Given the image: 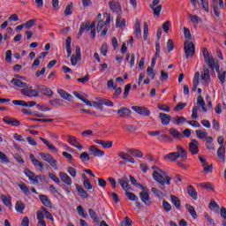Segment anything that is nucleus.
<instances>
[{
    "instance_id": "nucleus-1",
    "label": "nucleus",
    "mask_w": 226,
    "mask_h": 226,
    "mask_svg": "<svg viewBox=\"0 0 226 226\" xmlns=\"http://www.w3.org/2000/svg\"><path fill=\"white\" fill-rule=\"evenodd\" d=\"M157 172L156 170H154L153 172V178L154 179V181H156L157 183H159V185H161L160 189L162 191H165V185H170V181H172V177L167 176L166 171H163L162 169H158Z\"/></svg>"
},
{
    "instance_id": "nucleus-2",
    "label": "nucleus",
    "mask_w": 226,
    "mask_h": 226,
    "mask_svg": "<svg viewBox=\"0 0 226 226\" xmlns=\"http://www.w3.org/2000/svg\"><path fill=\"white\" fill-rule=\"evenodd\" d=\"M203 57L205 63L207 64L208 67H210V70H212V72H215V70L217 75H220V73H222L220 72V64L215 63V57H213V55L209 54V50H207V48H203Z\"/></svg>"
},
{
    "instance_id": "nucleus-3",
    "label": "nucleus",
    "mask_w": 226,
    "mask_h": 226,
    "mask_svg": "<svg viewBox=\"0 0 226 226\" xmlns=\"http://www.w3.org/2000/svg\"><path fill=\"white\" fill-rule=\"evenodd\" d=\"M184 50L186 59L193 57V56H195V44H193V41H190L188 40L185 41Z\"/></svg>"
},
{
    "instance_id": "nucleus-4",
    "label": "nucleus",
    "mask_w": 226,
    "mask_h": 226,
    "mask_svg": "<svg viewBox=\"0 0 226 226\" xmlns=\"http://www.w3.org/2000/svg\"><path fill=\"white\" fill-rule=\"evenodd\" d=\"M138 186L140 188V190H142V192H139V199L146 206H151V200L149 199V189L145 187L143 185H138Z\"/></svg>"
},
{
    "instance_id": "nucleus-5",
    "label": "nucleus",
    "mask_w": 226,
    "mask_h": 226,
    "mask_svg": "<svg viewBox=\"0 0 226 226\" xmlns=\"http://www.w3.org/2000/svg\"><path fill=\"white\" fill-rule=\"evenodd\" d=\"M21 94L23 96H27L28 98H38L40 96V92L33 89V87L28 85L26 88L20 90Z\"/></svg>"
},
{
    "instance_id": "nucleus-6",
    "label": "nucleus",
    "mask_w": 226,
    "mask_h": 226,
    "mask_svg": "<svg viewBox=\"0 0 226 226\" xmlns=\"http://www.w3.org/2000/svg\"><path fill=\"white\" fill-rule=\"evenodd\" d=\"M24 174L28 177L29 181L33 183V185H38L39 181L38 178L41 177V176H36L34 172L31 171V170L25 168L24 169Z\"/></svg>"
},
{
    "instance_id": "nucleus-7",
    "label": "nucleus",
    "mask_w": 226,
    "mask_h": 226,
    "mask_svg": "<svg viewBox=\"0 0 226 226\" xmlns=\"http://www.w3.org/2000/svg\"><path fill=\"white\" fill-rule=\"evenodd\" d=\"M132 110H134V112H137V114H139V116H143L144 117L151 116V111L146 107L132 106Z\"/></svg>"
},
{
    "instance_id": "nucleus-8",
    "label": "nucleus",
    "mask_w": 226,
    "mask_h": 226,
    "mask_svg": "<svg viewBox=\"0 0 226 226\" xmlns=\"http://www.w3.org/2000/svg\"><path fill=\"white\" fill-rule=\"evenodd\" d=\"M82 59V53L80 52V47L76 46V55H72L71 64L72 66H77V63Z\"/></svg>"
},
{
    "instance_id": "nucleus-9",
    "label": "nucleus",
    "mask_w": 226,
    "mask_h": 226,
    "mask_svg": "<svg viewBox=\"0 0 226 226\" xmlns=\"http://www.w3.org/2000/svg\"><path fill=\"white\" fill-rule=\"evenodd\" d=\"M177 154L181 158V162H186L188 160V152L181 145L177 146Z\"/></svg>"
},
{
    "instance_id": "nucleus-10",
    "label": "nucleus",
    "mask_w": 226,
    "mask_h": 226,
    "mask_svg": "<svg viewBox=\"0 0 226 226\" xmlns=\"http://www.w3.org/2000/svg\"><path fill=\"white\" fill-rule=\"evenodd\" d=\"M67 142H69L71 146L77 147V149H79V151H82V149H84V147L79 142L75 136L67 135Z\"/></svg>"
},
{
    "instance_id": "nucleus-11",
    "label": "nucleus",
    "mask_w": 226,
    "mask_h": 226,
    "mask_svg": "<svg viewBox=\"0 0 226 226\" xmlns=\"http://www.w3.org/2000/svg\"><path fill=\"white\" fill-rule=\"evenodd\" d=\"M189 151L192 155L199 154V141L192 139L189 143Z\"/></svg>"
},
{
    "instance_id": "nucleus-12",
    "label": "nucleus",
    "mask_w": 226,
    "mask_h": 226,
    "mask_svg": "<svg viewBox=\"0 0 226 226\" xmlns=\"http://www.w3.org/2000/svg\"><path fill=\"white\" fill-rule=\"evenodd\" d=\"M89 154H94V156H105V151L101 150L100 148L96 147V146L93 145L90 146L88 148Z\"/></svg>"
},
{
    "instance_id": "nucleus-13",
    "label": "nucleus",
    "mask_w": 226,
    "mask_h": 226,
    "mask_svg": "<svg viewBox=\"0 0 226 226\" xmlns=\"http://www.w3.org/2000/svg\"><path fill=\"white\" fill-rule=\"evenodd\" d=\"M37 90L39 91V93H41V94H44L45 96H53L54 95V92L50 88H49L43 85H39L37 87Z\"/></svg>"
},
{
    "instance_id": "nucleus-14",
    "label": "nucleus",
    "mask_w": 226,
    "mask_h": 226,
    "mask_svg": "<svg viewBox=\"0 0 226 226\" xmlns=\"http://www.w3.org/2000/svg\"><path fill=\"white\" fill-rule=\"evenodd\" d=\"M91 21H87L86 23H81L79 31L78 33V39L79 40L80 36L84 34V31L89 32L91 31L90 26Z\"/></svg>"
},
{
    "instance_id": "nucleus-15",
    "label": "nucleus",
    "mask_w": 226,
    "mask_h": 226,
    "mask_svg": "<svg viewBox=\"0 0 226 226\" xmlns=\"http://www.w3.org/2000/svg\"><path fill=\"white\" fill-rule=\"evenodd\" d=\"M4 123L5 124H9L10 126H20V122L18 119L12 118L11 117H4L3 118Z\"/></svg>"
},
{
    "instance_id": "nucleus-16",
    "label": "nucleus",
    "mask_w": 226,
    "mask_h": 226,
    "mask_svg": "<svg viewBox=\"0 0 226 226\" xmlns=\"http://www.w3.org/2000/svg\"><path fill=\"white\" fill-rule=\"evenodd\" d=\"M59 177L63 183L65 185H68L69 186H72L73 181L72 180V177L68 176L65 172L60 171L59 172Z\"/></svg>"
},
{
    "instance_id": "nucleus-17",
    "label": "nucleus",
    "mask_w": 226,
    "mask_h": 226,
    "mask_svg": "<svg viewBox=\"0 0 226 226\" xmlns=\"http://www.w3.org/2000/svg\"><path fill=\"white\" fill-rule=\"evenodd\" d=\"M159 117H160L161 123L163 126H168V124H170V123L172 119V117H170V115L165 114V113H160Z\"/></svg>"
},
{
    "instance_id": "nucleus-18",
    "label": "nucleus",
    "mask_w": 226,
    "mask_h": 226,
    "mask_svg": "<svg viewBox=\"0 0 226 226\" xmlns=\"http://www.w3.org/2000/svg\"><path fill=\"white\" fill-rule=\"evenodd\" d=\"M117 114L121 118L130 117L132 116V110L126 107H122L117 110Z\"/></svg>"
},
{
    "instance_id": "nucleus-19",
    "label": "nucleus",
    "mask_w": 226,
    "mask_h": 226,
    "mask_svg": "<svg viewBox=\"0 0 226 226\" xmlns=\"http://www.w3.org/2000/svg\"><path fill=\"white\" fill-rule=\"evenodd\" d=\"M39 199H40L41 202L43 204V206L52 209V201H50V200L49 199V196H47L45 194H41V195H39Z\"/></svg>"
},
{
    "instance_id": "nucleus-20",
    "label": "nucleus",
    "mask_w": 226,
    "mask_h": 226,
    "mask_svg": "<svg viewBox=\"0 0 226 226\" xmlns=\"http://www.w3.org/2000/svg\"><path fill=\"white\" fill-rule=\"evenodd\" d=\"M109 4L111 11H114L116 13H121V4H119V2L109 1Z\"/></svg>"
},
{
    "instance_id": "nucleus-21",
    "label": "nucleus",
    "mask_w": 226,
    "mask_h": 226,
    "mask_svg": "<svg viewBox=\"0 0 226 226\" xmlns=\"http://www.w3.org/2000/svg\"><path fill=\"white\" fill-rule=\"evenodd\" d=\"M94 142L95 144L102 146L103 149H110V147H112V144H114V142L110 140L105 141L103 139H94Z\"/></svg>"
},
{
    "instance_id": "nucleus-22",
    "label": "nucleus",
    "mask_w": 226,
    "mask_h": 226,
    "mask_svg": "<svg viewBox=\"0 0 226 226\" xmlns=\"http://www.w3.org/2000/svg\"><path fill=\"white\" fill-rule=\"evenodd\" d=\"M11 84H13L16 87H23V89H26L28 86L27 83H26L19 79H16V78H13L11 80Z\"/></svg>"
},
{
    "instance_id": "nucleus-23",
    "label": "nucleus",
    "mask_w": 226,
    "mask_h": 226,
    "mask_svg": "<svg viewBox=\"0 0 226 226\" xmlns=\"http://www.w3.org/2000/svg\"><path fill=\"white\" fill-rule=\"evenodd\" d=\"M30 160H31L33 165H34V167L40 168L41 170H43V169L45 168V165L43 164V162H40V160L34 158V154H30Z\"/></svg>"
},
{
    "instance_id": "nucleus-24",
    "label": "nucleus",
    "mask_w": 226,
    "mask_h": 226,
    "mask_svg": "<svg viewBox=\"0 0 226 226\" xmlns=\"http://www.w3.org/2000/svg\"><path fill=\"white\" fill-rule=\"evenodd\" d=\"M76 189L81 199H87V197H89L87 191L82 188V186H80L79 184L76 185Z\"/></svg>"
},
{
    "instance_id": "nucleus-25",
    "label": "nucleus",
    "mask_w": 226,
    "mask_h": 226,
    "mask_svg": "<svg viewBox=\"0 0 226 226\" xmlns=\"http://www.w3.org/2000/svg\"><path fill=\"white\" fill-rule=\"evenodd\" d=\"M88 215L94 223H100V217L93 208L88 209Z\"/></svg>"
},
{
    "instance_id": "nucleus-26",
    "label": "nucleus",
    "mask_w": 226,
    "mask_h": 226,
    "mask_svg": "<svg viewBox=\"0 0 226 226\" xmlns=\"http://www.w3.org/2000/svg\"><path fill=\"white\" fill-rule=\"evenodd\" d=\"M65 49L67 52V57L72 56V37L68 36L65 40Z\"/></svg>"
},
{
    "instance_id": "nucleus-27",
    "label": "nucleus",
    "mask_w": 226,
    "mask_h": 226,
    "mask_svg": "<svg viewBox=\"0 0 226 226\" xmlns=\"http://www.w3.org/2000/svg\"><path fill=\"white\" fill-rule=\"evenodd\" d=\"M72 94L78 98L79 100H81L83 103H86L88 107H93V104L89 102V100L86 99L82 94H79L77 91L72 92Z\"/></svg>"
},
{
    "instance_id": "nucleus-28",
    "label": "nucleus",
    "mask_w": 226,
    "mask_h": 226,
    "mask_svg": "<svg viewBox=\"0 0 226 226\" xmlns=\"http://www.w3.org/2000/svg\"><path fill=\"white\" fill-rule=\"evenodd\" d=\"M57 93L61 96V98H63L64 100H67V102H71L72 98H73L72 94H68V92L64 91V89H58Z\"/></svg>"
},
{
    "instance_id": "nucleus-29",
    "label": "nucleus",
    "mask_w": 226,
    "mask_h": 226,
    "mask_svg": "<svg viewBox=\"0 0 226 226\" xmlns=\"http://www.w3.org/2000/svg\"><path fill=\"white\" fill-rule=\"evenodd\" d=\"M82 177L84 188H86V190H93V185H91V180L87 178V176H86V174H83Z\"/></svg>"
},
{
    "instance_id": "nucleus-30",
    "label": "nucleus",
    "mask_w": 226,
    "mask_h": 226,
    "mask_svg": "<svg viewBox=\"0 0 226 226\" xmlns=\"http://www.w3.org/2000/svg\"><path fill=\"white\" fill-rule=\"evenodd\" d=\"M217 156L222 162H225V146L222 145L217 149Z\"/></svg>"
},
{
    "instance_id": "nucleus-31",
    "label": "nucleus",
    "mask_w": 226,
    "mask_h": 226,
    "mask_svg": "<svg viewBox=\"0 0 226 226\" xmlns=\"http://www.w3.org/2000/svg\"><path fill=\"white\" fill-rule=\"evenodd\" d=\"M170 135H172L173 139H183V134L179 132L176 128H170Z\"/></svg>"
},
{
    "instance_id": "nucleus-32",
    "label": "nucleus",
    "mask_w": 226,
    "mask_h": 226,
    "mask_svg": "<svg viewBox=\"0 0 226 226\" xmlns=\"http://www.w3.org/2000/svg\"><path fill=\"white\" fill-rule=\"evenodd\" d=\"M157 139L159 140V142H173L174 141L172 137L167 134H159V137H157Z\"/></svg>"
},
{
    "instance_id": "nucleus-33",
    "label": "nucleus",
    "mask_w": 226,
    "mask_h": 226,
    "mask_svg": "<svg viewBox=\"0 0 226 226\" xmlns=\"http://www.w3.org/2000/svg\"><path fill=\"white\" fill-rule=\"evenodd\" d=\"M197 105L201 106V110L203 112H207V108H206V102H204V98L202 95H199L197 98Z\"/></svg>"
},
{
    "instance_id": "nucleus-34",
    "label": "nucleus",
    "mask_w": 226,
    "mask_h": 226,
    "mask_svg": "<svg viewBox=\"0 0 226 226\" xmlns=\"http://www.w3.org/2000/svg\"><path fill=\"white\" fill-rule=\"evenodd\" d=\"M178 158L179 154L177 152H171L164 156V160H170V162H176Z\"/></svg>"
},
{
    "instance_id": "nucleus-35",
    "label": "nucleus",
    "mask_w": 226,
    "mask_h": 226,
    "mask_svg": "<svg viewBox=\"0 0 226 226\" xmlns=\"http://www.w3.org/2000/svg\"><path fill=\"white\" fill-rule=\"evenodd\" d=\"M208 207L210 211H215V213H218V211H220V206L218 205V203H216V201H215V200H210Z\"/></svg>"
},
{
    "instance_id": "nucleus-36",
    "label": "nucleus",
    "mask_w": 226,
    "mask_h": 226,
    "mask_svg": "<svg viewBox=\"0 0 226 226\" xmlns=\"http://www.w3.org/2000/svg\"><path fill=\"white\" fill-rule=\"evenodd\" d=\"M39 139L41 142H43V144H45V146H47V147H49V149H50V151H55V153H57V148L54 145L50 144L49 140L42 137H40Z\"/></svg>"
},
{
    "instance_id": "nucleus-37",
    "label": "nucleus",
    "mask_w": 226,
    "mask_h": 226,
    "mask_svg": "<svg viewBox=\"0 0 226 226\" xmlns=\"http://www.w3.org/2000/svg\"><path fill=\"white\" fill-rule=\"evenodd\" d=\"M15 209L17 213H24V210L26 209V205L22 201H17L15 204Z\"/></svg>"
},
{
    "instance_id": "nucleus-38",
    "label": "nucleus",
    "mask_w": 226,
    "mask_h": 226,
    "mask_svg": "<svg viewBox=\"0 0 226 226\" xmlns=\"http://www.w3.org/2000/svg\"><path fill=\"white\" fill-rule=\"evenodd\" d=\"M207 143L206 147L207 149H209L210 151H215V144H213V137L208 136L206 138Z\"/></svg>"
},
{
    "instance_id": "nucleus-39",
    "label": "nucleus",
    "mask_w": 226,
    "mask_h": 226,
    "mask_svg": "<svg viewBox=\"0 0 226 226\" xmlns=\"http://www.w3.org/2000/svg\"><path fill=\"white\" fill-rule=\"evenodd\" d=\"M170 199H171V202H172V204H174L175 207L177 209H181V200H179V198H177V196H176V195H171Z\"/></svg>"
},
{
    "instance_id": "nucleus-40",
    "label": "nucleus",
    "mask_w": 226,
    "mask_h": 226,
    "mask_svg": "<svg viewBox=\"0 0 226 226\" xmlns=\"http://www.w3.org/2000/svg\"><path fill=\"white\" fill-rule=\"evenodd\" d=\"M18 186L21 190V192H24L25 195H31L29 187H27V185L25 183L21 182L20 184L18 185Z\"/></svg>"
},
{
    "instance_id": "nucleus-41",
    "label": "nucleus",
    "mask_w": 226,
    "mask_h": 226,
    "mask_svg": "<svg viewBox=\"0 0 226 226\" xmlns=\"http://www.w3.org/2000/svg\"><path fill=\"white\" fill-rule=\"evenodd\" d=\"M187 192L189 193L190 197L194 200H197V191H195V187L189 185L187 188Z\"/></svg>"
},
{
    "instance_id": "nucleus-42",
    "label": "nucleus",
    "mask_w": 226,
    "mask_h": 226,
    "mask_svg": "<svg viewBox=\"0 0 226 226\" xmlns=\"http://www.w3.org/2000/svg\"><path fill=\"white\" fill-rule=\"evenodd\" d=\"M135 33L137 38H142V30L140 29V21L136 19Z\"/></svg>"
},
{
    "instance_id": "nucleus-43",
    "label": "nucleus",
    "mask_w": 226,
    "mask_h": 226,
    "mask_svg": "<svg viewBox=\"0 0 226 226\" xmlns=\"http://www.w3.org/2000/svg\"><path fill=\"white\" fill-rule=\"evenodd\" d=\"M128 153H131V154H133V156H136L137 158H142V156H144L142 151L135 148L129 149Z\"/></svg>"
},
{
    "instance_id": "nucleus-44",
    "label": "nucleus",
    "mask_w": 226,
    "mask_h": 226,
    "mask_svg": "<svg viewBox=\"0 0 226 226\" xmlns=\"http://www.w3.org/2000/svg\"><path fill=\"white\" fill-rule=\"evenodd\" d=\"M73 3L68 4L65 7V10L64 11L65 17H68L70 15H73Z\"/></svg>"
},
{
    "instance_id": "nucleus-45",
    "label": "nucleus",
    "mask_w": 226,
    "mask_h": 226,
    "mask_svg": "<svg viewBox=\"0 0 226 226\" xmlns=\"http://www.w3.org/2000/svg\"><path fill=\"white\" fill-rule=\"evenodd\" d=\"M185 207L191 216H192L194 219L197 218V211H195V207H193V206L186 204Z\"/></svg>"
},
{
    "instance_id": "nucleus-46",
    "label": "nucleus",
    "mask_w": 226,
    "mask_h": 226,
    "mask_svg": "<svg viewBox=\"0 0 226 226\" xmlns=\"http://www.w3.org/2000/svg\"><path fill=\"white\" fill-rule=\"evenodd\" d=\"M101 103H99L100 109H102V105H106V107H114V102L108 99H102Z\"/></svg>"
},
{
    "instance_id": "nucleus-47",
    "label": "nucleus",
    "mask_w": 226,
    "mask_h": 226,
    "mask_svg": "<svg viewBox=\"0 0 226 226\" xmlns=\"http://www.w3.org/2000/svg\"><path fill=\"white\" fill-rule=\"evenodd\" d=\"M198 4H201L204 11H207V13H209V1L208 0H200L198 2Z\"/></svg>"
},
{
    "instance_id": "nucleus-48",
    "label": "nucleus",
    "mask_w": 226,
    "mask_h": 226,
    "mask_svg": "<svg viewBox=\"0 0 226 226\" xmlns=\"http://www.w3.org/2000/svg\"><path fill=\"white\" fill-rule=\"evenodd\" d=\"M143 40L147 41V34H149V25L147 22L143 23Z\"/></svg>"
},
{
    "instance_id": "nucleus-49",
    "label": "nucleus",
    "mask_w": 226,
    "mask_h": 226,
    "mask_svg": "<svg viewBox=\"0 0 226 226\" xmlns=\"http://www.w3.org/2000/svg\"><path fill=\"white\" fill-rule=\"evenodd\" d=\"M118 183L122 186L123 190H124V192H128V190H130V184H128V181L119 178Z\"/></svg>"
},
{
    "instance_id": "nucleus-50",
    "label": "nucleus",
    "mask_w": 226,
    "mask_h": 226,
    "mask_svg": "<svg viewBox=\"0 0 226 226\" xmlns=\"http://www.w3.org/2000/svg\"><path fill=\"white\" fill-rule=\"evenodd\" d=\"M116 26L117 27H121L122 26H126V19H123L121 20V14H118L116 19Z\"/></svg>"
},
{
    "instance_id": "nucleus-51",
    "label": "nucleus",
    "mask_w": 226,
    "mask_h": 226,
    "mask_svg": "<svg viewBox=\"0 0 226 226\" xmlns=\"http://www.w3.org/2000/svg\"><path fill=\"white\" fill-rule=\"evenodd\" d=\"M187 122L188 121H186V117H179V116H176L173 120L174 124H177V125H179L180 123H187Z\"/></svg>"
},
{
    "instance_id": "nucleus-52",
    "label": "nucleus",
    "mask_w": 226,
    "mask_h": 226,
    "mask_svg": "<svg viewBox=\"0 0 226 226\" xmlns=\"http://www.w3.org/2000/svg\"><path fill=\"white\" fill-rule=\"evenodd\" d=\"M196 135L198 139H207V132L206 130H197Z\"/></svg>"
},
{
    "instance_id": "nucleus-53",
    "label": "nucleus",
    "mask_w": 226,
    "mask_h": 226,
    "mask_svg": "<svg viewBox=\"0 0 226 226\" xmlns=\"http://www.w3.org/2000/svg\"><path fill=\"white\" fill-rule=\"evenodd\" d=\"M188 17L191 19V22L194 26H197V24L201 21L200 18H199L197 15L188 14Z\"/></svg>"
},
{
    "instance_id": "nucleus-54",
    "label": "nucleus",
    "mask_w": 226,
    "mask_h": 226,
    "mask_svg": "<svg viewBox=\"0 0 226 226\" xmlns=\"http://www.w3.org/2000/svg\"><path fill=\"white\" fill-rule=\"evenodd\" d=\"M133 225V221L130 217L126 216L121 222V226H132Z\"/></svg>"
},
{
    "instance_id": "nucleus-55",
    "label": "nucleus",
    "mask_w": 226,
    "mask_h": 226,
    "mask_svg": "<svg viewBox=\"0 0 226 226\" xmlns=\"http://www.w3.org/2000/svg\"><path fill=\"white\" fill-rule=\"evenodd\" d=\"M41 158L44 160V162H47L48 163L52 161V155L50 154H46V153H40Z\"/></svg>"
},
{
    "instance_id": "nucleus-56",
    "label": "nucleus",
    "mask_w": 226,
    "mask_h": 226,
    "mask_svg": "<svg viewBox=\"0 0 226 226\" xmlns=\"http://www.w3.org/2000/svg\"><path fill=\"white\" fill-rule=\"evenodd\" d=\"M77 211H78V215H79V216H82V218H87V213H86V211L84 210V207L82 206H78L77 207Z\"/></svg>"
},
{
    "instance_id": "nucleus-57",
    "label": "nucleus",
    "mask_w": 226,
    "mask_h": 226,
    "mask_svg": "<svg viewBox=\"0 0 226 226\" xmlns=\"http://www.w3.org/2000/svg\"><path fill=\"white\" fill-rule=\"evenodd\" d=\"M157 109H159V110H162V112H170V107L167 104L159 103L157 104Z\"/></svg>"
},
{
    "instance_id": "nucleus-58",
    "label": "nucleus",
    "mask_w": 226,
    "mask_h": 226,
    "mask_svg": "<svg viewBox=\"0 0 226 226\" xmlns=\"http://www.w3.org/2000/svg\"><path fill=\"white\" fill-rule=\"evenodd\" d=\"M199 79H200V72H196L192 80V86L199 87V84H200V81L199 80Z\"/></svg>"
},
{
    "instance_id": "nucleus-59",
    "label": "nucleus",
    "mask_w": 226,
    "mask_h": 226,
    "mask_svg": "<svg viewBox=\"0 0 226 226\" xmlns=\"http://www.w3.org/2000/svg\"><path fill=\"white\" fill-rule=\"evenodd\" d=\"M1 199L4 202V204L7 207H11V200L10 199H8V197H6V195L2 194L1 195Z\"/></svg>"
},
{
    "instance_id": "nucleus-60",
    "label": "nucleus",
    "mask_w": 226,
    "mask_h": 226,
    "mask_svg": "<svg viewBox=\"0 0 226 226\" xmlns=\"http://www.w3.org/2000/svg\"><path fill=\"white\" fill-rule=\"evenodd\" d=\"M0 162L1 163H10V159L6 156V154L0 151Z\"/></svg>"
},
{
    "instance_id": "nucleus-61",
    "label": "nucleus",
    "mask_w": 226,
    "mask_h": 226,
    "mask_svg": "<svg viewBox=\"0 0 226 226\" xmlns=\"http://www.w3.org/2000/svg\"><path fill=\"white\" fill-rule=\"evenodd\" d=\"M200 186L205 190H215V187H213V184L211 183H201L200 184Z\"/></svg>"
},
{
    "instance_id": "nucleus-62",
    "label": "nucleus",
    "mask_w": 226,
    "mask_h": 226,
    "mask_svg": "<svg viewBox=\"0 0 226 226\" xmlns=\"http://www.w3.org/2000/svg\"><path fill=\"white\" fill-rule=\"evenodd\" d=\"M162 207L164 211H166V213H169V211H172V205H170V203L166 200L162 201Z\"/></svg>"
},
{
    "instance_id": "nucleus-63",
    "label": "nucleus",
    "mask_w": 226,
    "mask_h": 226,
    "mask_svg": "<svg viewBox=\"0 0 226 226\" xmlns=\"http://www.w3.org/2000/svg\"><path fill=\"white\" fill-rule=\"evenodd\" d=\"M79 160H81V162H89V160H91V157L89 156V154H87V152H83L80 155H79Z\"/></svg>"
},
{
    "instance_id": "nucleus-64",
    "label": "nucleus",
    "mask_w": 226,
    "mask_h": 226,
    "mask_svg": "<svg viewBox=\"0 0 226 226\" xmlns=\"http://www.w3.org/2000/svg\"><path fill=\"white\" fill-rule=\"evenodd\" d=\"M64 101L61 100V99H53L49 101L50 105L56 106L58 105L59 107H61V105H63Z\"/></svg>"
}]
</instances>
